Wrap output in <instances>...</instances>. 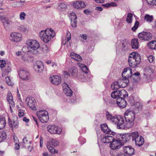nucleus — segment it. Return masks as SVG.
Instances as JSON below:
<instances>
[{"mask_svg": "<svg viewBox=\"0 0 156 156\" xmlns=\"http://www.w3.org/2000/svg\"><path fill=\"white\" fill-rule=\"evenodd\" d=\"M124 117L125 122H124L123 118L120 116V118L122 119V122L121 123L123 125V126L122 127L121 126L120 129H124L125 128L129 129L134 125L135 114L133 111L127 110L124 114Z\"/></svg>", "mask_w": 156, "mask_h": 156, "instance_id": "nucleus-1", "label": "nucleus"}, {"mask_svg": "<svg viewBox=\"0 0 156 156\" xmlns=\"http://www.w3.org/2000/svg\"><path fill=\"white\" fill-rule=\"evenodd\" d=\"M55 32L53 29L47 28L44 31H41L40 37L44 42L48 43L55 36Z\"/></svg>", "mask_w": 156, "mask_h": 156, "instance_id": "nucleus-2", "label": "nucleus"}, {"mask_svg": "<svg viewBox=\"0 0 156 156\" xmlns=\"http://www.w3.org/2000/svg\"><path fill=\"white\" fill-rule=\"evenodd\" d=\"M140 57L138 53L133 52L129 55L128 62L130 66L132 68H135L140 63Z\"/></svg>", "mask_w": 156, "mask_h": 156, "instance_id": "nucleus-3", "label": "nucleus"}, {"mask_svg": "<svg viewBox=\"0 0 156 156\" xmlns=\"http://www.w3.org/2000/svg\"><path fill=\"white\" fill-rule=\"evenodd\" d=\"M131 47L130 42L127 39L119 40L116 43V48L117 50L126 51H128Z\"/></svg>", "mask_w": 156, "mask_h": 156, "instance_id": "nucleus-4", "label": "nucleus"}, {"mask_svg": "<svg viewBox=\"0 0 156 156\" xmlns=\"http://www.w3.org/2000/svg\"><path fill=\"white\" fill-rule=\"evenodd\" d=\"M106 117L107 119L111 121L112 122L117 125V128L120 129V127L123 126L122 123V119L120 118V115L113 116L111 113L108 111L106 112Z\"/></svg>", "mask_w": 156, "mask_h": 156, "instance_id": "nucleus-5", "label": "nucleus"}, {"mask_svg": "<svg viewBox=\"0 0 156 156\" xmlns=\"http://www.w3.org/2000/svg\"><path fill=\"white\" fill-rule=\"evenodd\" d=\"M36 114L40 121L42 123L47 122L49 119L48 112L46 110H40L37 112Z\"/></svg>", "mask_w": 156, "mask_h": 156, "instance_id": "nucleus-6", "label": "nucleus"}, {"mask_svg": "<svg viewBox=\"0 0 156 156\" xmlns=\"http://www.w3.org/2000/svg\"><path fill=\"white\" fill-rule=\"evenodd\" d=\"M58 144V142L56 140L53 139L51 141L48 143L47 147L49 151L52 154L57 153V151L55 150L54 147L57 146Z\"/></svg>", "mask_w": 156, "mask_h": 156, "instance_id": "nucleus-7", "label": "nucleus"}, {"mask_svg": "<svg viewBox=\"0 0 156 156\" xmlns=\"http://www.w3.org/2000/svg\"><path fill=\"white\" fill-rule=\"evenodd\" d=\"M26 44L28 47L34 51H36L40 47L38 41L35 40H29L26 41Z\"/></svg>", "mask_w": 156, "mask_h": 156, "instance_id": "nucleus-8", "label": "nucleus"}, {"mask_svg": "<svg viewBox=\"0 0 156 156\" xmlns=\"http://www.w3.org/2000/svg\"><path fill=\"white\" fill-rule=\"evenodd\" d=\"M126 91L124 89L120 90L113 91L111 94V97L112 98L117 99L119 98H125L126 97Z\"/></svg>", "mask_w": 156, "mask_h": 156, "instance_id": "nucleus-9", "label": "nucleus"}, {"mask_svg": "<svg viewBox=\"0 0 156 156\" xmlns=\"http://www.w3.org/2000/svg\"><path fill=\"white\" fill-rule=\"evenodd\" d=\"M47 129L48 131L52 134L59 135L61 134L62 131V129L54 125L48 126Z\"/></svg>", "mask_w": 156, "mask_h": 156, "instance_id": "nucleus-10", "label": "nucleus"}, {"mask_svg": "<svg viewBox=\"0 0 156 156\" xmlns=\"http://www.w3.org/2000/svg\"><path fill=\"white\" fill-rule=\"evenodd\" d=\"M139 38L144 41H149L152 39V35L149 32L143 31L138 34Z\"/></svg>", "mask_w": 156, "mask_h": 156, "instance_id": "nucleus-11", "label": "nucleus"}, {"mask_svg": "<svg viewBox=\"0 0 156 156\" xmlns=\"http://www.w3.org/2000/svg\"><path fill=\"white\" fill-rule=\"evenodd\" d=\"M123 142H122L121 140L116 139L115 138V140L110 144V147L112 149L117 150L119 149L123 145Z\"/></svg>", "mask_w": 156, "mask_h": 156, "instance_id": "nucleus-12", "label": "nucleus"}, {"mask_svg": "<svg viewBox=\"0 0 156 156\" xmlns=\"http://www.w3.org/2000/svg\"><path fill=\"white\" fill-rule=\"evenodd\" d=\"M20 77L22 80H28L30 74L27 69L25 68L21 69L18 72Z\"/></svg>", "mask_w": 156, "mask_h": 156, "instance_id": "nucleus-13", "label": "nucleus"}, {"mask_svg": "<svg viewBox=\"0 0 156 156\" xmlns=\"http://www.w3.org/2000/svg\"><path fill=\"white\" fill-rule=\"evenodd\" d=\"M26 101L27 102V106L32 110H36V108L35 106L36 101L34 98L27 97L26 98Z\"/></svg>", "mask_w": 156, "mask_h": 156, "instance_id": "nucleus-14", "label": "nucleus"}, {"mask_svg": "<svg viewBox=\"0 0 156 156\" xmlns=\"http://www.w3.org/2000/svg\"><path fill=\"white\" fill-rule=\"evenodd\" d=\"M154 70L150 66L146 67L144 70L143 74L144 78L149 80L150 79L151 74L154 73Z\"/></svg>", "mask_w": 156, "mask_h": 156, "instance_id": "nucleus-15", "label": "nucleus"}, {"mask_svg": "<svg viewBox=\"0 0 156 156\" xmlns=\"http://www.w3.org/2000/svg\"><path fill=\"white\" fill-rule=\"evenodd\" d=\"M132 73L131 69L128 67L124 69L122 75L123 78L126 80H129V78L132 77Z\"/></svg>", "mask_w": 156, "mask_h": 156, "instance_id": "nucleus-16", "label": "nucleus"}, {"mask_svg": "<svg viewBox=\"0 0 156 156\" xmlns=\"http://www.w3.org/2000/svg\"><path fill=\"white\" fill-rule=\"evenodd\" d=\"M34 69L37 73H41L44 68L42 62L40 61H37L34 64Z\"/></svg>", "mask_w": 156, "mask_h": 156, "instance_id": "nucleus-17", "label": "nucleus"}, {"mask_svg": "<svg viewBox=\"0 0 156 156\" xmlns=\"http://www.w3.org/2000/svg\"><path fill=\"white\" fill-rule=\"evenodd\" d=\"M63 91L64 93L68 96H71L73 94V91L69 87L68 84L66 83H63L62 85Z\"/></svg>", "mask_w": 156, "mask_h": 156, "instance_id": "nucleus-18", "label": "nucleus"}, {"mask_svg": "<svg viewBox=\"0 0 156 156\" xmlns=\"http://www.w3.org/2000/svg\"><path fill=\"white\" fill-rule=\"evenodd\" d=\"M10 36L12 40L17 42L21 41L22 35L20 33H13L10 34Z\"/></svg>", "mask_w": 156, "mask_h": 156, "instance_id": "nucleus-19", "label": "nucleus"}, {"mask_svg": "<svg viewBox=\"0 0 156 156\" xmlns=\"http://www.w3.org/2000/svg\"><path fill=\"white\" fill-rule=\"evenodd\" d=\"M50 79L52 83L55 85H58L61 82V77L58 76H52L50 77Z\"/></svg>", "mask_w": 156, "mask_h": 156, "instance_id": "nucleus-20", "label": "nucleus"}, {"mask_svg": "<svg viewBox=\"0 0 156 156\" xmlns=\"http://www.w3.org/2000/svg\"><path fill=\"white\" fill-rule=\"evenodd\" d=\"M123 151L129 155L134 154V150L130 146H125L123 147Z\"/></svg>", "mask_w": 156, "mask_h": 156, "instance_id": "nucleus-21", "label": "nucleus"}, {"mask_svg": "<svg viewBox=\"0 0 156 156\" xmlns=\"http://www.w3.org/2000/svg\"><path fill=\"white\" fill-rule=\"evenodd\" d=\"M70 18L71 20V25L73 27H76L77 17L74 12H72L70 14Z\"/></svg>", "mask_w": 156, "mask_h": 156, "instance_id": "nucleus-22", "label": "nucleus"}, {"mask_svg": "<svg viewBox=\"0 0 156 156\" xmlns=\"http://www.w3.org/2000/svg\"><path fill=\"white\" fill-rule=\"evenodd\" d=\"M114 140H115L114 137L109 135L103 136L101 138V141L104 143H111Z\"/></svg>", "mask_w": 156, "mask_h": 156, "instance_id": "nucleus-23", "label": "nucleus"}, {"mask_svg": "<svg viewBox=\"0 0 156 156\" xmlns=\"http://www.w3.org/2000/svg\"><path fill=\"white\" fill-rule=\"evenodd\" d=\"M117 104L120 108H124L126 106V102L124 98H119L116 100Z\"/></svg>", "mask_w": 156, "mask_h": 156, "instance_id": "nucleus-24", "label": "nucleus"}, {"mask_svg": "<svg viewBox=\"0 0 156 156\" xmlns=\"http://www.w3.org/2000/svg\"><path fill=\"white\" fill-rule=\"evenodd\" d=\"M73 5L75 8L81 9L85 7L86 6V4L83 2L79 1L74 2Z\"/></svg>", "mask_w": 156, "mask_h": 156, "instance_id": "nucleus-25", "label": "nucleus"}, {"mask_svg": "<svg viewBox=\"0 0 156 156\" xmlns=\"http://www.w3.org/2000/svg\"><path fill=\"white\" fill-rule=\"evenodd\" d=\"M69 72L73 76L76 77L78 75V70L77 68L76 67H73L69 69Z\"/></svg>", "mask_w": 156, "mask_h": 156, "instance_id": "nucleus-26", "label": "nucleus"}, {"mask_svg": "<svg viewBox=\"0 0 156 156\" xmlns=\"http://www.w3.org/2000/svg\"><path fill=\"white\" fill-rule=\"evenodd\" d=\"M101 128L102 131L106 134H111L112 132L108 128L106 124L101 125Z\"/></svg>", "mask_w": 156, "mask_h": 156, "instance_id": "nucleus-27", "label": "nucleus"}, {"mask_svg": "<svg viewBox=\"0 0 156 156\" xmlns=\"http://www.w3.org/2000/svg\"><path fill=\"white\" fill-rule=\"evenodd\" d=\"M6 99L7 101L10 105V109L11 108V106L14 107L15 105L13 101V97L12 94L10 93H9L8 94Z\"/></svg>", "mask_w": 156, "mask_h": 156, "instance_id": "nucleus-28", "label": "nucleus"}, {"mask_svg": "<svg viewBox=\"0 0 156 156\" xmlns=\"http://www.w3.org/2000/svg\"><path fill=\"white\" fill-rule=\"evenodd\" d=\"M134 141L136 145L139 147H140L144 143V140L142 136H140L138 138H136Z\"/></svg>", "mask_w": 156, "mask_h": 156, "instance_id": "nucleus-29", "label": "nucleus"}, {"mask_svg": "<svg viewBox=\"0 0 156 156\" xmlns=\"http://www.w3.org/2000/svg\"><path fill=\"white\" fill-rule=\"evenodd\" d=\"M70 56L77 61H81L82 60V58L80 55L73 52L70 53Z\"/></svg>", "mask_w": 156, "mask_h": 156, "instance_id": "nucleus-30", "label": "nucleus"}, {"mask_svg": "<svg viewBox=\"0 0 156 156\" xmlns=\"http://www.w3.org/2000/svg\"><path fill=\"white\" fill-rule=\"evenodd\" d=\"M131 46L133 48L136 49L139 47V43L138 39L136 38L133 39L132 40Z\"/></svg>", "mask_w": 156, "mask_h": 156, "instance_id": "nucleus-31", "label": "nucleus"}, {"mask_svg": "<svg viewBox=\"0 0 156 156\" xmlns=\"http://www.w3.org/2000/svg\"><path fill=\"white\" fill-rule=\"evenodd\" d=\"M121 141H122L123 142H126L129 141L131 139V135L130 133L125 134L122 135L121 137Z\"/></svg>", "mask_w": 156, "mask_h": 156, "instance_id": "nucleus-32", "label": "nucleus"}, {"mask_svg": "<svg viewBox=\"0 0 156 156\" xmlns=\"http://www.w3.org/2000/svg\"><path fill=\"white\" fill-rule=\"evenodd\" d=\"M6 125V121L5 117L0 116V129L4 128Z\"/></svg>", "mask_w": 156, "mask_h": 156, "instance_id": "nucleus-33", "label": "nucleus"}, {"mask_svg": "<svg viewBox=\"0 0 156 156\" xmlns=\"http://www.w3.org/2000/svg\"><path fill=\"white\" fill-rule=\"evenodd\" d=\"M78 65L82 71L85 73L88 72V69L86 66L80 63H78Z\"/></svg>", "mask_w": 156, "mask_h": 156, "instance_id": "nucleus-34", "label": "nucleus"}, {"mask_svg": "<svg viewBox=\"0 0 156 156\" xmlns=\"http://www.w3.org/2000/svg\"><path fill=\"white\" fill-rule=\"evenodd\" d=\"M130 135H131V137H132V140L133 141H135L136 138L140 136L139 135L138 132L137 131L133 132L130 133Z\"/></svg>", "mask_w": 156, "mask_h": 156, "instance_id": "nucleus-35", "label": "nucleus"}, {"mask_svg": "<svg viewBox=\"0 0 156 156\" xmlns=\"http://www.w3.org/2000/svg\"><path fill=\"white\" fill-rule=\"evenodd\" d=\"M147 45L148 47L152 49H156V41H153L149 42Z\"/></svg>", "mask_w": 156, "mask_h": 156, "instance_id": "nucleus-36", "label": "nucleus"}, {"mask_svg": "<svg viewBox=\"0 0 156 156\" xmlns=\"http://www.w3.org/2000/svg\"><path fill=\"white\" fill-rule=\"evenodd\" d=\"M7 135L6 132L5 131H2L0 132V143L2 141L6 139Z\"/></svg>", "mask_w": 156, "mask_h": 156, "instance_id": "nucleus-37", "label": "nucleus"}, {"mask_svg": "<svg viewBox=\"0 0 156 156\" xmlns=\"http://www.w3.org/2000/svg\"><path fill=\"white\" fill-rule=\"evenodd\" d=\"M112 88L114 89H118L120 88H121L120 85L118 81H115L113 83L112 85Z\"/></svg>", "mask_w": 156, "mask_h": 156, "instance_id": "nucleus-38", "label": "nucleus"}, {"mask_svg": "<svg viewBox=\"0 0 156 156\" xmlns=\"http://www.w3.org/2000/svg\"><path fill=\"white\" fill-rule=\"evenodd\" d=\"M144 19L147 22H151L153 20V16L148 14H146L144 17Z\"/></svg>", "mask_w": 156, "mask_h": 156, "instance_id": "nucleus-39", "label": "nucleus"}, {"mask_svg": "<svg viewBox=\"0 0 156 156\" xmlns=\"http://www.w3.org/2000/svg\"><path fill=\"white\" fill-rule=\"evenodd\" d=\"M133 15L131 13H129L126 19V21L128 23H130L132 21Z\"/></svg>", "mask_w": 156, "mask_h": 156, "instance_id": "nucleus-40", "label": "nucleus"}, {"mask_svg": "<svg viewBox=\"0 0 156 156\" xmlns=\"http://www.w3.org/2000/svg\"><path fill=\"white\" fill-rule=\"evenodd\" d=\"M5 80L6 82L9 85L12 86L13 85V83L11 79L10 78L9 76L6 77Z\"/></svg>", "mask_w": 156, "mask_h": 156, "instance_id": "nucleus-41", "label": "nucleus"}, {"mask_svg": "<svg viewBox=\"0 0 156 156\" xmlns=\"http://www.w3.org/2000/svg\"><path fill=\"white\" fill-rule=\"evenodd\" d=\"M26 16V14L24 12H21L20 14V18L21 20H24Z\"/></svg>", "mask_w": 156, "mask_h": 156, "instance_id": "nucleus-42", "label": "nucleus"}, {"mask_svg": "<svg viewBox=\"0 0 156 156\" xmlns=\"http://www.w3.org/2000/svg\"><path fill=\"white\" fill-rule=\"evenodd\" d=\"M139 25V22L138 21H136L133 27L132 28V30L133 31H135L138 27Z\"/></svg>", "mask_w": 156, "mask_h": 156, "instance_id": "nucleus-43", "label": "nucleus"}, {"mask_svg": "<svg viewBox=\"0 0 156 156\" xmlns=\"http://www.w3.org/2000/svg\"><path fill=\"white\" fill-rule=\"evenodd\" d=\"M148 4L156 6V0H147Z\"/></svg>", "mask_w": 156, "mask_h": 156, "instance_id": "nucleus-44", "label": "nucleus"}, {"mask_svg": "<svg viewBox=\"0 0 156 156\" xmlns=\"http://www.w3.org/2000/svg\"><path fill=\"white\" fill-rule=\"evenodd\" d=\"M129 83V80H125V81L121 85L120 84L121 88H124Z\"/></svg>", "mask_w": 156, "mask_h": 156, "instance_id": "nucleus-45", "label": "nucleus"}, {"mask_svg": "<svg viewBox=\"0 0 156 156\" xmlns=\"http://www.w3.org/2000/svg\"><path fill=\"white\" fill-rule=\"evenodd\" d=\"M6 64L5 62L3 60H0V67L3 68L5 67V65Z\"/></svg>", "mask_w": 156, "mask_h": 156, "instance_id": "nucleus-46", "label": "nucleus"}, {"mask_svg": "<svg viewBox=\"0 0 156 156\" xmlns=\"http://www.w3.org/2000/svg\"><path fill=\"white\" fill-rule=\"evenodd\" d=\"M154 58L152 55H150L148 57V59L150 62H153Z\"/></svg>", "mask_w": 156, "mask_h": 156, "instance_id": "nucleus-47", "label": "nucleus"}, {"mask_svg": "<svg viewBox=\"0 0 156 156\" xmlns=\"http://www.w3.org/2000/svg\"><path fill=\"white\" fill-rule=\"evenodd\" d=\"M76 78L79 80H82L84 78V76L83 75L79 73L78 74Z\"/></svg>", "mask_w": 156, "mask_h": 156, "instance_id": "nucleus-48", "label": "nucleus"}, {"mask_svg": "<svg viewBox=\"0 0 156 156\" xmlns=\"http://www.w3.org/2000/svg\"><path fill=\"white\" fill-rule=\"evenodd\" d=\"M11 70V68L9 66H8L4 71L5 73L7 75L10 72Z\"/></svg>", "mask_w": 156, "mask_h": 156, "instance_id": "nucleus-49", "label": "nucleus"}, {"mask_svg": "<svg viewBox=\"0 0 156 156\" xmlns=\"http://www.w3.org/2000/svg\"><path fill=\"white\" fill-rule=\"evenodd\" d=\"M24 113L23 112V111L21 109H20L19 111L18 115L19 117H22L24 115Z\"/></svg>", "mask_w": 156, "mask_h": 156, "instance_id": "nucleus-50", "label": "nucleus"}, {"mask_svg": "<svg viewBox=\"0 0 156 156\" xmlns=\"http://www.w3.org/2000/svg\"><path fill=\"white\" fill-rule=\"evenodd\" d=\"M8 121L9 126L12 128V129L13 130V127L12 122L9 118H8Z\"/></svg>", "mask_w": 156, "mask_h": 156, "instance_id": "nucleus-51", "label": "nucleus"}, {"mask_svg": "<svg viewBox=\"0 0 156 156\" xmlns=\"http://www.w3.org/2000/svg\"><path fill=\"white\" fill-rule=\"evenodd\" d=\"M59 7L61 9H65L67 7L66 5L64 3H61L59 5Z\"/></svg>", "mask_w": 156, "mask_h": 156, "instance_id": "nucleus-52", "label": "nucleus"}, {"mask_svg": "<svg viewBox=\"0 0 156 156\" xmlns=\"http://www.w3.org/2000/svg\"><path fill=\"white\" fill-rule=\"evenodd\" d=\"M14 127L16 128H17L19 127V123L17 121H13Z\"/></svg>", "mask_w": 156, "mask_h": 156, "instance_id": "nucleus-53", "label": "nucleus"}, {"mask_svg": "<svg viewBox=\"0 0 156 156\" xmlns=\"http://www.w3.org/2000/svg\"><path fill=\"white\" fill-rule=\"evenodd\" d=\"M3 25L6 28L8 27L9 25V23L8 21L6 20L3 22Z\"/></svg>", "mask_w": 156, "mask_h": 156, "instance_id": "nucleus-54", "label": "nucleus"}, {"mask_svg": "<svg viewBox=\"0 0 156 156\" xmlns=\"http://www.w3.org/2000/svg\"><path fill=\"white\" fill-rule=\"evenodd\" d=\"M22 144L23 146H25V145L27 143L28 141L26 137H24L22 140Z\"/></svg>", "mask_w": 156, "mask_h": 156, "instance_id": "nucleus-55", "label": "nucleus"}, {"mask_svg": "<svg viewBox=\"0 0 156 156\" xmlns=\"http://www.w3.org/2000/svg\"><path fill=\"white\" fill-rule=\"evenodd\" d=\"M71 34L69 32H67V37L66 38L67 41H69L71 39Z\"/></svg>", "mask_w": 156, "mask_h": 156, "instance_id": "nucleus-56", "label": "nucleus"}, {"mask_svg": "<svg viewBox=\"0 0 156 156\" xmlns=\"http://www.w3.org/2000/svg\"><path fill=\"white\" fill-rule=\"evenodd\" d=\"M63 75H64V76L65 78H67L70 76V74L66 71H63Z\"/></svg>", "mask_w": 156, "mask_h": 156, "instance_id": "nucleus-57", "label": "nucleus"}, {"mask_svg": "<svg viewBox=\"0 0 156 156\" xmlns=\"http://www.w3.org/2000/svg\"><path fill=\"white\" fill-rule=\"evenodd\" d=\"M80 37H81L84 40H86L87 38V36L85 34H81L80 35Z\"/></svg>", "mask_w": 156, "mask_h": 156, "instance_id": "nucleus-58", "label": "nucleus"}, {"mask_svg": "<svg viewBox=\"0 0 156 156\" xmlns=\"http://www.w3.org/2000/svg\"><path fill=\"white\" fill-rule=\"evenodd\" d=\"M125 80L126 79L124 78H123L122 79H119L118 81V82H119V84L120 85H121L125 81Z\"/></svg>", "mask_w": 156, "mask_h": 156, "instance_id": "nucleus-59", "label": "nucleus"}, {"mask_svg": "<svg viewBox=\"0 0 156 156\" xmlns=\"http://www.w3.org/2000/svg\"><path fill=\"white\" fill-rule=\"evenodd\" d=\"M90 11L87 9L84 10L83 11L84 13L87 15H89L90 13Z\"/></svg>", "mask_w": 156, "mask_h": 156, "instance_id": "nucleus-60", "label": "nucleus"}, {"mask_svg": "<svg viewBox=\"0 0 156 156\" xmlns=\"http://www.w3.org/2000/svg\"><path fill=\"white\" fill-rule=\"evenodd\" d=\"M14 141L15 143H18L19 140L17 137L16 136H14L13 138Z\"/></svg>", "mask_w": 156, "mask_h": 156, "instance_id": "nucleus-61", "label": "nucleus"}, {"mask_svg": "<svg viewBox=\"0 0 156 156\" xmlns=\"http://www.w3.org/2000/svg\"><path fill=\"white\" fill-rule=\"evenodd\" d=\"M20 28L23 31H26L27 30V28L23 26H20Z\"/></svg>", "mask_w": 156, "mask_h": 156, "instance_id": "nucleus-62", "label": "nucleus"}, {"mask_svg": "<svg viewBox=\"0 0 156 156\" xmlns=\"http://www.w3.org/2000/svg\"><path fill=\"white\" fill-rule=\"evenodd\" d=\"M15 148L16 150H18L20 148V145L18 143H15Z\"/></svg>", "mask_w": 156, "mask_h": 156, "instance_id": "nucleus-63", "label": "nucleus"}, {"mask_svg": "<svg viewBox=\"0 0 156 156\" xmlns=\"http://www.w3.org/2000/svg\"><path fill=\"white\" fill-rule=\"evenodd\" d=\"M27 149L30 152L32 151L33 149V147L29 146L27 147Z\"/></svg>", "mask_w": 156, "mask_h": 156, "instance_id": "nucleus-64", "label": "nucleus"}]
</instances>
